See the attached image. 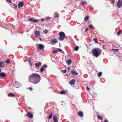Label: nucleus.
<instances>
[{
    "mask_svg": "<svg viewBox=\"0 0 122 122\" xmlns=\"http://www.w3.org/2000/svg\"><path fill=\"white\" fill-rule=\"evenodd\" d=\"M102 50L98 48H95L92 50V55L96 57H98L101 54Z\"/></svg>",
    "mask_w": 122,
    "mask_h": 122,
    "instance_id": "1",
    "label": "nucleus"
},
{
    "mask_svg": "<svg viewBox=\"0 0 122 122\" xmlns=\"http://www.w3.org/2000/svg\"><path fill=\"white\" fill-rule=\"evenodd\" d=\"M29 80L30 82L33 84H36L38 83L40 81L41 79H37L29 77Z\"/></svg>",
    "mask_w": 122,
    "mask_h": 122,
    "instance_id": "2",
    "label": "nucleus"
},
{
    "mask_svg": "<svg viewBox=\"0 0 122 122\" xmlns=\"http://www.w3.org/2000/svg\"><path fill=\"white\" fill-rule=\"evenodd\" d=\"M40 77V76L38 74L33 73L30 75L29 77L39 79Z\"/></svg>",
    "mask_w": 122,
    "mask_h": 122,
    "instance_id": "3",
    "label": "nucleus"
},
{
    "mask_svg": "<svg viewBox=\"0 0 122 122\" xmlns=\"http://www.w3.org/2000/svg\"><path fill=\"white\" fill-rule=\"evenodd\" d=\"M44 48V46L42 44H38V46H36V48L38 50L39 49L40 50H41L43 49Z\"/></svg>",
    "mask_w": 122,
    "mask_h": 122,
    "instance_id": "4",
    "label": "nucleus"
},
{
    "mask_svg": "<svg viewBox=\"0 0 122 122\" xmlns=\"http://www.w3.org/2000/svg\"><path fill=\"white\" fill-rule=\"evenodd\" d=\"M14 86L16 88H18L20 84L18 81H15L13 84Z\"/></svg>",
    "mask_w": 122,
    "mask_h": 122,
    "instance_id": "5",
    "label": "nucleus"
},
{
    "mask_svg": "<svg viewBox=\"0 0 122 122\" xmlns=\"http://www.w3.org/2000/svg\"><path fill=\"white\" fill-rule=\"evenodd\" d=\"M53 119L54 122H58V120H57V117L56 115H53Z\"/></svg>",
    "mask_w": 122,
    "mask_h": 122,
    "instance_id": "6",
    "label": "nucleus"
},
{
    "mask_svg": "<svg viewBox=\"0 0 122 122\" xmlns=\"http://www.w3.org/2000/svg\"><path fill=\"white\" fill-rule=\"evenodd\" d=\"M6 74L4 72H1L0 73V77L4 78L5 77Z\"/></svg>",
    "mask_w": 122,
    "mask_h": 122,
    "instance_id": "7",
    "label": "nucleus"
},
{
    "mask_svg": "<svg viewBox=\"0 0 122 122\" xmlns=\"http://www.w3.org/2000/svg\"><path fill=\"white\" fill-rule=\"evenodd\" d=\"M26 115L28 117L30 118H32L33 116L32 114L30 113V112H27L26 114Z\"/></svg>",
    "mask_w": 122,
    "mask_h": 122,
    "instance_id": "8",
    "label": "nucleus"
},
{
    "mask_svg": "<svg viewBox=\"0 0 122 122\" xmlns=\"http://www.w3.org/2000/svg\"><path fill=\"white\" fill-rule=\"evenodd\" d=\"M24 5L22 1L20 2L18 5V8H21Z\"/></svg>",
    "mask_w": 122,
    "mask_h": 122,
    "instance_id": "9",
    "label": "nucleus"
},
{
    "mask_svg": "<svg viewBox=\"0 0 122 122\" xmlns=\"http://www.w3.org/2000/svg\"><path fill=\"white\" fill-rule=\"evenodd\" d=\"M47 66L45 65L44 64L43 65V66H41V68L40 69V71H41L42 73L44 71V68H46L47 67Z\"/></svg>",
    "mask_w": 122,
    "mask_h": 122,
    "instance_id": "10",
    "label": "nucleus"
},
{
    "mask_svg": "<svg viewBox=\"0 0 122 122\" xmlns=\"http://www.w3.org/2000/svg\"><path fill=\"white\" fill-rule=\"evenodd\" d=\"M41 64V62L39 61L37 63H35V66L37 67H38L40 66Z\"/></svg>",
    "mask_w": 122,
    "mask_h": 122,
    "instance_id": "11",
    "label": "nucleus"
},
{
    "mask_svg": "<svg viewBox=\"0 0 122 122\" xmlns=\"http://www.w3.org/2000/svg\"><path fill=\"white\" fill-rule=\"evenodd\" d=\"M75 82V80L74 79H73L71 80L70 81H69V84L71 85H74Z\"/></svg>",
    "mask_w": 122,
    "mask_h": 122,
    "instance_id": "12",
    "label": "nucleus"
},
{
    "mask_svg": "<svg viewBox=\"0 0 122 122\" xmlns=\"http://www.w3.org/2000/svg\"><path fill=\"white\" fill-rule=\"evenodd\" d=\"M35 34V36L37 37H39L40 35V33L38 31H36Z\"/></svg>",
    "mask_w": 122,
    "mask_h": 122,
    "instance_id": "13",
    "label": "nucleus"
},
{
    "mask_svg": "<svg viewBox=\"0 0 122 122\" xmlns=\"http://www.w3.org/2000/svg\"><path fill=\"white\" fill-rule=\"evenodd\" d=\"M121 1L120 0H118L117 3V7L118 8H119L121 6V4L120 3Z\"/></svg>",
    "mask_w": 122,
    "mask_h": 122,
    "instance_id": "14",
    "label": "nucleus"
},
{
    "mask_svg": "<svg viewBox=\"0 0 122 122\" xmlns=\"http://www.w3.org/2000/svg\"><path fill=\"white\" fill-rule=\"evenodd\" d=\"M59 35L60 37H66L64 33L62 31H61Z\"/></svg>",
    "mask_w": 122,
    "mask_h": 122,
    "instance_id": "15",
    "label": "nucleus"
},
{
    "mask_svg": "<svg viewBox=\"0 0 122 122\" xmlns=\"http://www.w3.org/2000/svg\"><path fill=\"white\" fill-rule=\"evenodd\" d=\"M78 115L81 117H82L83 116V112L81 111H79L78 112Z\"/></svg>",
    "mask_w": 122,
    "mask_h": 122,
    "instance_id": "16",
    "label": "nucleus"
},
{
    "mask_svg": "<svg viewBox=\"0 0 122 122\" xmlns=\"http://www.w3.org/2000/svg\"><path fill=\"white\" fill-rule=\"evenodd\" d=\"M71 72L73 75H78L77 72L76 71H74V70L71 71Z\"/></svg>",
    "mask_w": 122,
    "mask_h": 122,
    "instance_id": "17",
    "label": "nucleus"
},
{
    "mask_svg": "<svg viewBox=\"0 0 122 122\" xmlns=\"http://www.w3.org/2000/svg\"><path fill=\"white\" fill-rule=\"evenodd\" d=\"M56 38H54L51 39V42L52 43H56Z\"/></svg>",
    "mask_w": 122,
    "mask_h": 122,
    "instance_id": "18",
    "label": "nucleus"
},
{
    "mask_svg": "<svg viewBox=\"0 0 122 122\" xmlns=\"http://www.w3.org/2000/svg\"><path fill=\"white\" fill-rule=\"evenodd\" d=\"M15 96V94L11 93H9L8 95L9 97H14Z\"/></svg>",
    "mask_w": 122,
    "mask_h": 122,
    "instance_id": "19",
    "label": "nucleus"
},
{
    "mask_svg": "<svg viewBox=\"0 0 122 122\" xmlns=\"http://www.w3.org/2000/svg\"><path fill=\"white\" fill-rule=\"evenodd\" d=\"M68 64L70 65L71 63V61L70 59H68L66 62Z\"/></svg>",
    "mask_w": 122,
    "mask_h": 122,
    "instance_id": "20",
    "label": "nucleus"
},
{
    "mask_svg": "<svg viewBox=\"0 0 122 122\" xmlns=\"http://www.w3.org/2000/svg\"><path fill=\"white\" fill-rule=\"evenodd\" d=\"M66 38V37H60L59 38V40L60 41H62Z\"/></svg>",
    "mask_w": 122,
    "mask_h": 122,
    "instance_id": "21",
    "label": "nucleus"
},
{
    "mask_svg": "<svg viewBox=\"0 0 122 122\" xmlns=\"http://www.w3.org/2000/svg\"><path fill=\"white\" fill-rule=\"evenodd\" d=\"M53 113L52 112H51L50 115L48 117V119H51Z\"/></svg>",
    "mask_w": 122,
    "mask_h": 122,
    "instance_id": "22",
    "label": "nucleus"
},
{
    "mask_svg": "<svg viewBox=\"0 0 122 122\" xmlns=\"http://www.w3.org/2000/svg\"><path fill=\"white\" fill-rule=\"evenodd\" d=\"M89 16L88 15L86 16L84 18V21H87L89 19Z\"/></svg>",
    "mask_w": 122,
    "mask_h": 122,
    "instance_id": "23",
    "label": "nucleus"
},
{
    "mask_svg": "<svg viewBox=\"0 0 122 122\" xmlns=\"http://www.w3.org/2000/svg\"><path fill=\"white\" fill-rule=\"evenodd\" d=\"M87 4L86 2L85 1H82L81 3V5L83 6L85 4Z\"/></svg>",
    "mask_w": 122,
    "mask_h": 122,
    "instance_id": "24",
    "label": "nucleus"
},
{
    "mask_svg": "<svg viewBox=\"0 0 122 122\" xmlns=\"http://www.w3.org/2000/svg\"><path fill=\"white\" fill-rule=\"evenodd\" d=\"M89 27L91 29H95V28L92 25H89Z\"/></svg>",
    "mask_w": 122,
    "mask_h": 122,
    "instance_id": "25",
    "label": "nucleus"
},
{
    "mask_svg": "<svg viewBox=\"0 0 122 122\" xmlns=\"http://www.w3.org/2000/svg\"><path fill=\"white\" fill-rule=\"evenodd\" d=\"M93 40L96 43H98L97 40V39L96 38H94Z\"/></svg>",
    "mask_w": 122,
    "mask_h": 122,
    "instance_id": "26",
    "label": "nucleus"
},
{
    "mask_svg": "<svg viewBox=\"0 0 122 122\" xmlns=\"http://www.w3.org/2000/svg\"><path fill=\"white\" fill-rule=\"evenodd\" d=\"M102 75V72H100L98 73V77H100Z\"/></svg>",
    "mask_w": 122,
    "mask_h": 122,
    "instance_id": "27",
    "label": "nucleus"
},
{
    "mask_svg": "<svg viewBox=\"0 0 122 122\" xmlns=\"http://www.w3.org/2000/svg\"><path fill=\"white\" fill-rule=\"evenodd\" d=\"M10 59H7L6 61L5 62L7 64H9L10 63Z\"/></svg>",
    "mask_w": 122,
    "mask_h": 122,
    "instance_id": "28",
    "label": "nucleus"
},
{
    "mask_svg": "<svg viewBox=\"0 0 122 122\" xmlns=\"http://www.w3.org/2000/svg\"><path fill=\"white\" fill-rule=\"evenodd\" d=\"M79 49V47L78 46H76V47H75L74 50L75 51H77Z\"/></svg>",
    "mask_w": 122,
    "mask_h": 122,
    "instance_id": "29",
    "label": "nucleus"
},
{
    "mask_svg": "<svg viewBox=\"0 0 122 122\" xmlns=\"http://www.w3.org/2000/svg\"><path fill=\"white\" fill-rule=\"evenodd\" d=\"M58 15H58V14L57 13H55L54 17H55L56 18L58 17Z\"/></svg>",
    "mask_w": 122,
    "mask_h": 122,
    "instance_id": "30",
    "label": "nucleus"
},
{
    "mask_svg": "<svg viewBox=\"0 0 122 122\" xmlns=\"http://www.w3.org/2000/svg\"><path fill=\"white\" fill-rule=\"evenodd\" d=\"M66 92L64 91H62L60 92V94H65Z\"/></svg>",
    "mask_w": 122,
    "mask_h": 122,
    "instance_id": "31",
    "label": "nucleus"
},
{
    "mask_svg": "<svg viewBox=\"0 0 122 122\" xmlns=\"http://www.w3.org/2000/svg\"><path fill=\"white\" fill-rule=\"evenodd\" d=\"M97 118L99 119H100V120H102V118L99 116H97Z\"/></svg>",
    "mask_w": 122,
    "mask_h": 122,
    "instance_id": "32",
    "label": "nucleus"
},
{
    "mask_svg": "<svg viewBox=\"0 0 122 122\" xmlns=\"http://www.w3.org/2000/svg\"><path fill=\"white\" fill-rule=\"evenodd\" d=\"M121 32V30H119L117 33V36H119L120 35Z\"/></svg>",
    "mask_w": 122,
    "mask_h": 122,
    "instance_id": "33",
    "label": "nucleus"
},
{
    "mask_svg": "<svg viewBox=\"0 0 122 122\" xmlns=\"http://www.w3.org/2000/svg\"><path fill=\"white\" fill-rule=\"evenodd\" d=\"M61 71L63 73H65L66 72V71L65 70H61Z\"/></svg>",
    "mask_w": 122,
    "mask_h": 122,
    "instance_id": "34",
    "label": "nucleus"
},
{
    "mask_svg": "<svg viewBox=\"0 0 122 122\" xmlns=\"http://www.w3.org/2000/svg\"><path fill=\"white\" fill-rule=\"evenodd\" d=\"M3 63V62H0V68H1L3 67L2 65V64Z\"/></svg>",
    "mask_w": 122,
    "mask_h": 122,
    "instance_id": "35",
    "label": "nucleus"
},
{
    "mask_svg": "<svg viewBox=\"0 0 122 122\" xmlns=\"http://www.w3.org/2000/svg\"><path fill=\"white\" fill-rule=\"evenodd\" d=\"M110 3L112 4H114L115 2V0H110Z\"/></svg>",
    "mask_w": 122,
    "mask_h": 122,
    "instance_id": "36",
    "label": "nucleus"
},
{
    "mask_svg": "<svg viewBox=\"0 0 122 122\" xmlns=\"http://www.w3.org/2000/svg\"><path fill=\"white\" fill-rule=\"evenodd\" d=\"M51 18L50 17H47L46 18V21L50 19Z\"/></svg>",
    "mask_w": 122,
    "mask_h": 122,
    "instance_id": "37",
    "label": "nucleus"
},
{
    "mask_svg": "<svg viewBox=\"0 0 122 122\" xmlns=\"http://www.w3.org/2000/svg\"><path fill=\"white\" fill-rule=\"evenodd\" d=\"M45 33H47L48 32V30L47 29H45L43 31Z\"/></svg>",
    "mask_w": 122,
    "mask_h": 122,
    "instance_id": "38",
    "label": "nucleus"
},
{
    "mask_svg": "<svg viewBox=\"0 0 122 122\" xmlns=\"http://www.w3.org/2000/svg\"><path fill=\"white\" fill-rule=\"evenodd\" d=\"M113 50H114V51L115 52H117L118 51V49H113Z\"/></svg>",
    "mask_w": 122,
    "mask_h": 122,
    "instance_id": "39",
    "label": "nucleus"
},
{
    "mask_svg": "<svg viewBox=\"0 0 122 122\" xmlns=\"http://www.w3.org/2000/svg\"><path fill=\"white\" fill-rule=\"evenodd\" d=\"M38 21V20H34L33 21V22L35 23H36V22H37Z\"/></svg>",
    "mask_w": 122,
    "mask_h": 122,
    "instance_id": "40",
    "label": "nucleus"
},
{
    "mask_svg": "<svg viewBox=\"0 0 122 122\" xmlns=\"http://www.w3.org/2000/svg\"><path fill=\"white\" fill-rule=\"evenodd\" d=\"M14 8H15V9H16L17 8V6L16 4H14Z\"/></svg>",
    "mask_w": 122,
    "mask_h": 122,
    "instance_id": "41",
    "label": "nucleus"
},
{
    "mask_svg": "<svg viewBox=\"0 0 122 122\" xmlns=\"http://www.w3.org/2000/svg\"><path fill=\"white\" fill-rule=\"evenodd\" d=\"M31 91H32L33 89L31 87H30L28 88Z\"/></svg>",
    "mask_w": 122,
    "mask_h": 122,
    "instance_id": "42",
    "label": "nucleus"
},
{
    "mask_svg": "<svg viewBox=\"0 0 122 122\" xmlns=\"http://www.w3.org/2000/svg\"><path fill=\"white\" fill-rule=\"evenodd\" d=\"M33 20H34L33 19H32V18H30L29 19V20L30 21H33Z\"/></svg>",
    "mask_w": 122,
    "mask_h": 122,
    "instance_id": "43",
    "label": "nucleus"
},
{
    "mask_svg": "<svg viewBox=\"0 0 122 122\" xmlns=\"http://www.w3.org/2000/svg\"><path fill=\"white\" fill-rule=\"evenodd\" d=\"M53 53H56L57 52V50H54L53 51Z\"/></svg>",
    "mask_w": 122,
    "mask_h": 122,
    "instance_id": "44",
    "label": "nucleus"
},
{
    "mask_svg": "<svg viewBox=\"0 0 122 122\" xmlns=\"http://www.w3.org/2000/svg\"><path fill=\"white\" fill-rule=\"evenodd\" d=\"M57 50L60 51L61 52L62 51V50L60 48H57Z\"/></svg>",
    "mask_w": 122,
    "mask_h": 122,
    "instance_id": "45",
    "label": "nucleus"
},
{
    "mask_svg": "<svg viewBox=\"0 0 122 122\" xmlns=\"http://www.w3.org/2000/svg\"><path fill=\"white\" fill-rule=\"evenodd\" d=\"M28 62H31L30 61V57H29L28 58Z\"/></svg>",
    "mask_w": 122,
    "mask_h": 122,
    "instance_id": "46",
    "label": "nucleus"
},
{
    "mask_svg": "<svg viewBox=\"0 0 122 122\" xmlns=\"http://www.w3.org/2000/svg\"><path fill=\"white\" fill-rule=\"evenodd\" d=\"M30 63V66H32V64L31 62H29Z\"/></svg>",
    "mask_w": 122,
    "mask_h": 122,
    "instance_id": "47",
    "label": "nucleus"
},
{
    "mask_svg": "<svg viewBox=\"0 0 122 122\" xmlns=\"http://www.w3.org/2000/svg\"><path fill=\"white\" fill-rule=\"evenodd\" d=\"M8 2H9L10 3H11L12 2L10 0H6Z\"/></svg>",
    "mask_w": 122,
    "mask_h": 122,
    "instance_id": "48",
    "label": "nucleus"
},
{
    "mask_svg": "<svg viewBox=\"0 0 122 122\" xmlns=\"http://www.w3.org/2000/svg\"><path fill=\"white\" fill-rule=\"evenodd\" d=\"M102 48H103L104 49H105L106 50V48L103 45L102 46Z\"/></svg>",
    "mask_w": 122,
    "mask_h": 122,
    "instance_id": "49",
    "label": "nucleus"
},
{
    "mask_svg": "<svg viewBox=\"0 0 122 122\" xmlns=\"http://www.w3.org/2000/svg\"><path fill=\"white\" fill-rule=\"evenodd\" d=\"M89 88L88 87H87L86 88V89L87 90H89Z\"/></svg>",
    "mask_w": 122,
    "mask_h": 122,
    "instance_id": "50",
    "label": "nucleus"
},
{
    "mask_svg": "<svg viewBox=\"0 0 122 122\" xmlns=\"http://www.w3.org/2000/svg\"><path fill=\"white\" fill-rule=\"evenodd\" d=\"M88 31V29L87 28H86L85 29V31L87 32Z\"/></svg>",
    "mask_w": 122,
    "mask_h": 122,
    "instance_id": "51",
    "label": "nucleus"
},
{
    "mask_svg": "<svg viewBox=\"0 0 122 122\" xmlns=\"http://www.w3.org/2000/svg\"><path fill=\"white\" fill-rule=\"evenodd\" d=\"M44 20V19L43 18H42L41 19V21H43Z\"/></svg>",
    "mask_w": 122,
    "mask_h": 122,
    "instance_id": "52",
    "label": "nucleus"
},
{
    "mask_svg": "<svg viewBox=\"0 0 122 122\" xmlns=\"http://www.w3.org/2000/svg\"><path fill=\"white\" fill-rule=\"evenodd\" d=\"M104 122H108L107 119H105L104 120Z\"/></svg>",
    "mask_w": 122,
    "mask_h": 122,
    "instance_id": "53",
    "label": "nucleus"
},
{
    "mask_svg": "<svg viewBox=\"0 0 122 122\" xmlns=\"http://www.w3.org/2000/svg\"><path fill=\"white\" fill-rule=\"evenodd\" d=\"M68 70V71H69L70 69V67H68L67 68Z\"/></svg>",
    "mask_w": 122,
    "mask_h": 122,
    "instance_id": "54",
    "label": "nucleus"
},
{
    "mask_svg": "<svg viewBox=\"0 0 122 122\" xmlns=\"http://www.w3.org/2000/svg\"><path fill=\"white\" fill-rule=\"evenodd\" d=\"M39 40L41 41H42V39H41V38L40 37L39 38Z\"/></svg>",
    "mask_w": 122,
    "mask_h": 122,
    "instance_id": "55",
    "label": "nucleus"
},
{
    "mask_svg": "<svg viewBox=\"0 0 122 122\" xmlns=\"http://www.w3.org/2000/svg\"><path fill=\"white\" fill-rule=\"evenodd\" d=\"M1 71V69L0 68V72Z\"/></svg>",
    "mask_w": 122,
    "mask_h": 122,
    "instance_id": "56",
    "label": "nucleus"
},
{
    "mask_svg": "<svg viewBox=\"0 0 122 122\" xmlns=\"http://www.w3.org/2000/svg\"><path fill=\"white\" fill-rule=\"evenodd\" d=\"M121 3H122V0H121Z\"/></svg>",
    "mask_w": 122,
    "mask_h": 122,
    "instance_id": "57",
    "label": "nucleus"
}]
</instances>
